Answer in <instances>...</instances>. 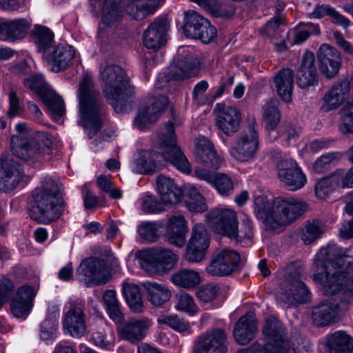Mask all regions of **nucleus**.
I'll use <instances>...</instances> for the list:
<instances>
[{"mask_svg":"<svg viewBox=\"0 0 353 353\" xmlns=\"http://www.w3.org/2000/svg\"><path fill=\"white\" fill-rule=\"evenodd\" d=\"M206 219L212 230L230 239L234 235L238 223L236 213L230 208L214 209L206 214Z\"/></svg>","mask_w":353,"mask_h":353,"instance_id":"obj_16","label":"nucleus"},{"mask_svg":"<svg viewBox=\"0 0 353 353\" xmlns=\"http://www.w3.org/2000/svg\"><path fill=\"white\" fill-rule=\"evenodd\" d=\"M165 231L169 243L177 248H183L185 245L188 227V222L183 216H170L166 223Z\"/></svg>","mask_w":353,"mask_h":353,"instance_id":"obj_27","label":"nucleus"},{"mask_svg":"<svg viewBox=\"0 0 353 353\" xmlns=\"http://www.w3.org/2000/svg\"><path fill=\"white\" fill-rule=\"evenodd\" d=\"M352 263L349 250L343 251L335 245L322 248L314 259L313 279L326 294L343 290L345 295L353 296V276L347 278V269Z\"/></svg>","mask_w":353,"mask_h":353,"instance_id":"obj_1","label":"nucleus"},{"mask_svg":"<svg viewBox=\"0 0 353 353\" xmlns=\"http://www.w3.org/2000/svg\"><path fill=\"white\" fill-rule=\"evenodd\" d=\"M57 325V322L44 320L41 324V339L46 341L53 339L56 336Z\"/></svg>","mask_w":353,"mask_h":353,"instance_id":"obj_62","label":"nucleus"},{"mask_svg":"<svg viewBox=\"0 0 353 353\" xmlns=\"http://www.w3.org/2000/svg\"><path fill=\"white\" fill-rule=\"evenodd\" d=\"M314 62L315 57L312 52L304 54L296 72V83L299 87L305 88L317 83L318 73Z\"/></svg>","mask_w":353,"mask_h":353,"instance_id":"obj_28","label":"nucleus"},{"mask_svg":"<svg viewBox=\"0 0 353 353\" xmlns=\"http://www.w3.org/2000/svg\"><path fill=\"white\" fill-rule=\"evenodd\" d=\"M317 58L323 75L331 79L337 74L341 59L339 52L334 48L327 44H322L317 52Z\"/></svg>","mask_w":353,"mask_h":353,"instance_id":"obj_20","label":"nucleus"},{"mask_svg":"<svg viewBox=\"0 0 353 353\" xmlns=\"http://www.w3.org/2000/svg\"><path fill=\"white\" fill-rule=\"evenodd\" d=\"M254 211L266 228L281 230L302 216L306 211L305 202L292 197H277L272 203L263 195L254 198Z\"/></svg>","mask_w":353,"mask_h":353,"instance_id":"obj_3","label":"nucleus"},{"mask_svg":"<svg viewBox=\"0 0 353 353\" xmlns=\"http://www.w3.org/2000/svg\"><path fill=\"white\" fill-rule=\"evenodd\" d=\"M34 34L36 43L40 50L48 48L53 41V33L46 27L37 26L34 28Z\"/></svg>","mask_w":353,"mask_h":353,"instance_id":"obj_55","label":"nucleus"},{"mask_svg":"<svg viewBox=\"0 0 353 353\" xmlns=\"http://www.w3.org/2000/svg\"><path fill=\"white\" fill-rule=\"evenodd\" d=\"M151 325L148 318L132 319L119 325L117 332L121 339L130 343H137L146 336Z\"/></svg>","mask_w":353,"mask_h":353,"instance_id":"obj_19","label":"nucleus"},{"mask_svg":"<svg viewBox=\"0 0 353 353\" xmlns=\"http://www.w3.org/2000/svg\"><path fill=\"white\" fill-rule=\"evenodd\" d=\"M199 4L206 10L210 11L215 16H223L230 17L234 13V10L231 8L229 11H225L219 4L217 0H190Z\"/></svg>","mask_w":353,"mask_h":353,"instance_id":"obj_53","label":"nucleus"},{"mask_svg":"<svg viewBox=\"0 0 353 353\" xmlns=\"http://www.w3.org/2000/svg\"><path fill=\"white\" fill-rule=\"evenodd\" d=\"M112 334V330L108 323L100 320L98 327L92 334V341L93 343L102 348H106L110 344L108 340V335Z\"/></svg>","mask_w":353,"mask_h":353,"instance_id":"obj_50","label":"nucleus"},{"mask_svg":"<svg viewBox=\"0 0 353 353\" xmlns=\"http://www.w3.org/2000/svg\"><path fill=\"white\" fill-rule=\"evenodd\" d=\"M61 185L45 178L43 185L35 189L30 201V217L41 223L48 224L58 219L64 210Z\"/></svg>","mask_w":353,"mask_h":353,"instance_id":"obj_4","label":"nucleus"},{"mask_svg":"<svg viewBox=\"0 0 353 353\" xmlns=\"http://www.w3.org/2000/svg\"><path fill=\"white\" fill-rule=\"evenodd\" d=\"M256 329V322L251 316H242L234 325V338L239 344L246 345L254 339Z\"/></svg>","mask_w":353,"mask_h":353,"instance_id":"obj_32","label":"nucleus"},{"mask_svg":"<svg viewBox=\"0 0 353 353\" xmlns=\"http://www.w3.org/2000/svg\"><path fill=\"white\" fill-rule=\"evenodd\" d=\"M226 334L222 329H215L201 335L194 347V353H227Z\"/></svg>","mask_w":353,"mask_h":353,"instance_id":"obj_18","label":"nucleus"},{"mask_svg":"<svg viewBox=\"0 0 353 353\" xmlns=\"http://www.w3.org/2000/svg\"><path fill=\"white\" fill-rule=\"evenodd\" d=\"M170 281L176 286L190 290L199 285L201 279L199 272L192 269L182 268L171 275Z\"/></svg>","mask_w":353,"mask_h":353,"instance_id":"obj_37","label":"nucleus"},{"mask_svg":"<svg viewBox=\"0 0 353 353\" xmlns=\"http://www.w3.org/2000/svg\"><path fill=\"white\" fill-rule=\"evenodd\" d=\"M332 183L330 178H323L319 181L314 188L316 195L319 199H324L332 190Z\"/></svg>","mask_w":353,"mask_h":353,"instance_id":"obj_63","label":"nucleus"},{"mask_svg":"<svg viewBox=\"0 0 353 353\" xmlns=\"http://www.w3.org/2000/svg\"><path fill=\"white\" fill-rule=\"evenodd\" d=\"M256 125V122L252 121L248 130L239 134L232 144L230 154L239 161H248L256 154L259 143Z\"/></svg>","mask_w":353,"mask_h":353,"instance_id":"obj_11","label":"nucleus"},{"mask_svg":"<svg viewBox=\"0 0 353 353\" xmlns=\"http://www.w3.org/2000/svg\"><path fill=\"white\" fill-rule=\"evenodd\" d=\"M100 79L108 102L117 112L123 111L128 97L134 93L124 70L118 65H107L100 72Z\"/></svg>","mask_w":353,"mask_h":353,"instance_id":"obj_6","label":"nucleus"},{"mask_svg":"<svg viewBox=\"0 0 353 353\" xmlns=\"http://www.w3.org/2000/svg\"><path fill=\"white\" fill-rule=\"evenodd\" d=\"M324 232V224L318 220L308 221L301 236L305 244H310L319 239Z\"/></svg>","mask_w":353,"mask_h":353,"instance_id":"obj_45","label":"nucleus"},{"mask_svg":"<svg viewBox=\"0 0 353 353\" xmlns=\"http://www.w3.org/2000/svg\"><path fill=\"white\" fill-rule=\"evenodd\" d=\"M168 29V21L158 18L154 21L143 34V43L147 48L157 50L166 42Z\"/></svg>","mask_w":353,"mask_h":353,"instance_id":"obj_26","label":"nucleus"},{"mask_svg":"<svg viewBox=\"0 0 353 353\" xmlns=\"http://www.w3.org/2000/svg\"><path fill=\"white\" fill-rule=\"evenodd\" d=\"M164 203L159 201L155 196L145 195L141 199V208L150 214L158 213L164 210Z\"/></svg>","mask_w":353,"mask_h":353,"instance_id":"obj_58","label":"nucleus"},{"mask_svg":"<svg viewBox=\"0 0 353 353\" xmlns=\"http://www.w3.org/2000/svg\"><path fill=\"white\" fill-rule=\"evenodd\" d=\"M15 128L17 133L12 136L11 150L17 158L34 161L51 148L52 141L48 132H37L28 135L24 123L17 124Z\"/></svg>","mask_w":353,"mask_h":353,"instance_id":"obj_7","label":"nucleus"},{"mask_svg":"<svg viewBox=\"0 0 353 353\" xmlns=\"http://www.w3.org/2000/svg\"><path fill=\"white\" fill-rule=\"evenodd\" d=\"M145 262V270L150 272L165 273L172 270L177 264L178 255L165 248H154L141 252Z\"/></svg>","mask_w":353,"mask_h":353,"instance_id":"obj_12","label":"nucleus"},{"mask_svg":"<svg viewBox=\"0 0 353 353\" xmlns=\"http://www.w3.org/2000/svg\"><path fill=\"white\" fill-rule=\"evenodd\" d=\"M23 292H25V291L21 290L19 292V297L15 296L10 303L11 312L17 318H26L33 307L31 299L26 301L21 300V296Z\"/></svg>","mask_w":353,"mask_h":353,"instance_id":"obj_48","label":"nucleus"},{"mask_svg":"<svg viewBox=\"0 0 353 353\" xmlns=\"http://www.w3.org/2000/svg\"><path fill=\"white\" fill-rule=\"evenodd\" d=\"M161 159L183 173L191 172L189 161L176 145L174 125L170 121L160 130L152 149L138 150L133 161V171L141 174H154Z\"/></svg>","mask_w":353,"mask_h":353,"instance_id":"obj_2","label":"nucleus"},{"mask_svg":"<svg viewBox=\"0 0 353 353\" xmlns=\"http://www.w3.org/2000/svg\"><path fill=\"white\" fill-rule=\"evenodd\" d=\"M143 286L146 290L148 301L154 306H161L172 296V292L165 285L156 282H145Z\"/></svg>","mask_w":353,"mask_h":353,"instance_id":"obj_39","label":"nucleus"},{"mask_svg":"<svg viewBox=\"0 0 353 353\" xmlns=\"http://www.w3.org/2000/svg\"><path fill=\"white\" fill-rule=\"evenodd\" d=\"M78 97L81 114L80 123L92 139L101 128L105 119L100 92L91 79L85 76L79 83Z\"/></svg>","mask_w":353,"mask_h":353,"instance_id":"obj_5","label":"nucleus"},{"mask_svg":"<svg viewBox=\"0 0 353 353\" xmlns=\"http://www.w3.org/2000/svg\"><path fill=\"white\" fill-rule=\"evenodd\" d=\"M122 291L131 310L136 313L142 312L143 304L139 286L134 283H123Z\"/></svg>","mask_w":353,"mask_h":353,"instance_id":"obj_40","label":"nucleus"},{"mask_svg":"<svg viewBox=\"0 0 353 353\" xmlns=\"http://www.w3.org/2000/svg\"><path fill=\"white\" fill-rule=\"evenodd\" d=\"M176 309L194 315L197 312V307L193 297L185 292H180L175 296Z\"/></svg>","mask_w":353,"mask_h":353,"instance_id":"obj_52","label":"nucleus"},{"mask_svg":"<svg viewBox=\"0 0 353 353\" xmlns=\"http://www.w3.org/2000/svg\"><path fill=\"white\" fill-rule=\"evenodd\" d=\"M74 48L68 45H59L46 56L52 71L58 72L68 68L74 58Z\"/></svg>","mask_w":353,"mask_h":353,"instance_id":"obj_30","label":"nucleus"},{"mask_svg":"<svg viewBox=\"0 0 353 353\" xmlns=\"http://www.w3.org/2000/svg\"><path fill=\"white\" fill-rule=\"evenodd\" d=\"M168 103V99L165 96L149 99L145 105L140 107L134 121V126L141 130L147 128L151 123L157 121Z\"/></svg>","mask_w":353,"mask_h":353,"instance_id":"obj_17","label":"nucleus"},{"mask_svg":"<svg viewBox=\"0 0 353 353\" xmlns=\"http://www.w3.org/2000/svg\"><path fill=\"white\" fill-rule=\"evenodd\" d=\"M350 90V82L341 80L334 83L322 99L321 110L330 112L340 107L345 101Z\"/></svg>","mask_w":353,"mask_h":353,"instance_id":"obj_25","label":"nucleus"},{"mask_svg":"<svg viewBox=\"0 0 353 353\" xmlns=\"http://www.w3.org/2000/svg\"><path fill=\"white\" fill-rule=\"evenodd\" d=\"M163 228L161 222L143 223L138 228L139 236L147 241H155L159 236V230Z\"/></svg>","mask_w":353,"mask_h":353,"instance_id":"obj_49","label":"nucleus"},{"mask_svg":"<svg viewBox=\"0 0 353 353\" xmlns=\"http://www.w3.org/2000/svg\"><path fill=\"white\" fill-rule=\"evenodd\" d=\"M184 22L182 26V30L186 37L192 38L198 35L197 31L199 30L202 21L205 20L201 15L195 11L190 10L184 13Z\"/></svg>","mask_w":353,"mask_h":353,"instance_id":"obj_44","label":"nucleus"},{"mask_svg":"<svg viewBox=\"0 0 353 353\" xmlns=\"http://www.w3.org/2000/svg\"><path fill=\"white\" fill-rule=\"evenodd\" d=\"M85 301L76 299L68 303V310L63 314V330L74 338L84 336L86 330Z\"/></svg>","mask_w":353,"mask_h":353,"instance_id":"obj_14","label":"nucleus"},{"mask_svg":"<svg viewBox=\"0 0 353 353\" xmlns=\"http://www.w3.org/2000/svg\"><path fill=\"white\" fill-rule=\"evenodd\" d=\"M283 324L277 319L271 317L266 320L263 333L268 342L263 346L259 343L250 347L239 350L236 353H285L290 348L288 343L282 341Z\"/></svg>","mask_w":353,"mask_h":353,"instance_id":"obj_9","label":"nucleus"},{"mask_svg":"<svg viewBox=\"0 0 353 353\" xmlns=\"http://www.w3.org/2000/svg\"><path fill=\"white\" fill-rule=\"evenodd\" d=\"M202 22L199 30L197 31L198 35L192 37V39H200L203 43H208L216 37V29L206 19Z\"/></svg>","mask_w":353,"mask_h":353,"instance_id":"obj_57","label":"nucleus"},{"mask_svg":"<svg viewBox=\"0 0 353 353\" xmlns=\"http://www.w3.org/2000/svg\"><path fill=\"white\" fill-rule=\"evenodd\" d=\"M14 291V285L8 278L0 276V308L8 301Z\"/></svg>","mask_w":353,"mask_h":353,"instance_id":"obj_60","label":"nucleus"},{"mask_svg":"<svg viewBox=\"0 0 353 353\" xmlns=\"http://www.w3.org/2000/svg\"><path fill=\"white\" fill-rule=\"evenodd\" d=\"M240 261V255L236 251L228 249L217 250L214 252L205 270L212 276H228L239 269Z\"/></svg>","mask_w":353,"mask_h":353,"instance_id":"obj_15","label":"nucleus"},{"mask_svg":"<svg viewBox=\"0 0 353 353\" xmlns=\"http://www.w3.org/2000/svg\"><path fill=\"white\" fill-rule=\"evenodd\" d=\"M41 99L55 119H59L64 114L65 110L63 100L56 92L45 90L41 93Z\"/></svg>","mask_w":353,"mask_h":353,"instance_id":"obj_41","label":"nucleus"},{"mask_svg":"<svg viewBox=\"0 0 353 353\" xmlns=\"http://www.w3.org/2000/svg\"><path fill=\"white\" fill-rule=\"evenodd\" d=\"M274 81L279 96L282 100L289 102L292 99L294 85V72L290 68H283L278 71Z\"/></svg>","mask_w":353,"mask_h":353,"instance_id":"obj_33","label":"nucleus"},{"mask_svg":"<svg viewBox=\"0 0 353 353\" xmlns=\"http://www.w3.org/2000/svg\"><path fill=\"white\" fill-rule=\"evenodd\" d=\"M157 322L160 325H166L179 332H186L190 328L188 321L176 314L160 315L157 319Z\"/></svg>","mask_w":353,"mask_h":353,"instance_id":"obj_47","label":"nucleus"},{"mask_svg":"<svg viewBox=\"0 0 353 353\" xmlns=\"http://www.w3.org/2000/svg\"><path fill=\"white\" fill-rule=\"evenodd\" d=\"M80 281L88 286L106 283L110 276L108 260L97 257L87 258L82 261L77 268Z\"/></svg>","mask_w":353,"mask_h":353,"instance_id":"obj_13","label":"nucleus"},{"mask_svg":"<svg viewBox=\"0 0 353 353\" xmlns=\"http://www.w3.org/2000/svg\"><path fill=\"white\" fill-rule=\"evenodd\" d=\"M29 28L26 19H19L2 23L1 39L14 41L26 36Z\"/></svg>","mask_w":353,"mask_h":353,"instance_id":"obj_36","label":"nucleus"},{"mask_svg":"<svg viewBox=\"0 0 353 353\" xmlns=\"http://www.w3.org/2000/svg\"><path fill=\"white\" fill-rule=\"evenodd\" d=\"M342 121L341 130L343 132H353V105L343 110Z\"/></svg>","mask_w":353,"mask_h":353,"instance_id":"obj_64","label":"nucleus"},{"mask_svg":"<svg viewBox=\"0 0 353 353\" xmlns=\"http://www.w3.org/2000/svg\"><path fill=\"white\" fill-rule=\"evenodd\" d=\"M194 156L196 160L206 166L219 169L221 165V159L209 139L204 136H199L195 140Z\"/></svg>","mask_w":353,"mask_h":353,"instance_id":"obj_24","label":"nucleus"},{"mask_svg":"<svg viewBox=\"0 0 353 353\" xmlns=\"http://www.w3.org/2000/svg\"><path fill=\"white\" fill-rule=\"evenodd\" d=\"M339 156L338 153H327L321 156L312 164V170L316 173L326 172L334 165Z\"/></svg>","mask_w":353,"mask_h":353,"instance_id":"obj_54","label":"nucleus"},{"mask_svg":"<svg viewBox=\"0 0 353 353\" xmlns=\"http://www.w3.org/2000/svg\"><path fill=\"white\" fill-rule=\"evenodd\" d=\"M212 185L223 196H229L234 192V183L225 174L216 173Z\"/></svg>","mask_w":353,"mask_h":353,"instance_id":"obj_51","label":"nucleus"},{"mask_svg":"<svg viewBox=\"0 0 353 353\" xmlns=\"http://www.w3.org/2000/svg\"><path fill=\"white\" fill-rule=\"evenodd\" d=\"M159 0H129L127 14L133 19L143 20L154 12Z\"/></svg>","mask_w":353,"mask_h":353,"instance_id":"obj_35","label":"nucleus"},{"mask_svg":"<svg viewBox=\"0 0 353 353\" xmlns=\"http://www.w3.org/2000/svg\"><path fill=\"white\" fill-rule=\"evenodd\" d=\"M206 250L205 248L195 247L192 243H188L183 258L190 263H199L203 259Z\"/></svg>","mask_w":353,"mask_h":353,"instance_id":"obj_59","label":"nucleus"},{"mask_svg":"<svg viewBox=\"0 0 353 353\" xmlns=\"http://www.w3.org/2000/svg\"><path fill=\"white\" fill-rule=\"evenodd\" d=\"M271 159L277 168L279 179L290 190H299L305 185L306 176L296 161L279 151L272 152Z\"/></svg>","mask_w":353,"mask_h":353,"instance_id":"obj_10","label":"nucleus"},{"mask_svg":"<svg viewBox=\"0 0 353 353\" xmlns=\"http://www.w3.org/2000/svg\"><path fill=\"white\" fill-rule=\"evenodd\" d=\"M279 101L270 99L263 106V121L269 130H274L281 120V113L278 108Z\"/></svg>","mask_w":353,"mask_h":353,"instance_id":"obj_42","label":"nucleus"},{"mask_svg":"<svg viewBox=\"0 0 353 353\" xmlns=\"http://www.w3.org/2000/svg\"><path fill=\"white\" fill-rule=\"evenodd\" d=\"M216 123L218 128L228 136L236 132L239 126L241 114L236 108L226 106L222 103L216 104Z\"/></svg>","mask_w":353,"mask_h":353,"instance_id":"obj_22","label":"nucleus"},{"mask_svg":"<svg viewBox=\"0 0 353 353\" xmlns=\"http://www.w3.org/2000/svg\"><path fill=\"white\" fill-rule=\"evenodd\" d=\"M327 346L330 353H351L353 339L345 332H336L327 336Z\"/></svg>","mask_w":353,"mask_h":353,"instance_id":"obj_38","label":"nucleus"},{"mask_svg":"<svg viewBox=\"0 0 353 353\" xmlns=\"http://www.w3.org/2000/svg\"><path fill=\"white\" fill-rule=\"evenodd\" d=\"M19 165L8 158H0V191L10 192L15 188L20 180Z\"/></svg>","mask_w":353,"mask_h":353,"instance_id":"obj_29","label":"nucleus"},{"mask_svg":"<svg viewBox=\"0 0 353 353\" xmlns=\"http://www.w3.org/2000/svg\"><path fill=\"white\" fill-rule=\"evenodd\" d=\"M281 24L282 17L275 16L267 23L265 27V33L272 39L276 50L279 52L286 50L288 44L285 40L288 33L281 28Z\"/></svg>","mask_w":353,"mask_h":353,"instance_id":"obj_34","label":"nucleus"},{"mask_svg":"<svg viewBox=\"0 0 353 353\" xmlns=\"http://www.w3.org/2000/svg\"><path fill=\"white\" fill-rule=\"evenodd\" d=\"M185 206L190 211L203 212L206 210L207 205L203 196L194 187L187 188L182 194Z\"/></svg>","mask_w":353,"mask_h":353,"instance_id":"obj_43","label":"nucleus"},{"mask_svg":"<svg viewBox=\"0 0 353 353\" xmlns=\"http://www.w3.org/2000/svg\"><path fill=\"white\" fill-rule=\"evenodd\" d=\"M341 312L338 303L331 300L323 301L313 307L312 320L316 326H327L338 320Z\"/></svg>","mask_w":353,"mask_h":353,"instance_id":"obj_23","label":"nucleus"},{"mask_svg":"<svg viewBox=\"0 0 353 353\" xmlns=\"http://www.w3.org/2000/svg\"><path fill=\"white\" fill-rule=\"evenodd\" d=\"M157 186L163 203L174 205L181 201L183 191L171 178L159 175L157 178Z\"/></svg>","mask_w":353,"mask_h":353,"instance_id":"obj_31","label":"nucleus"},{"mask_svg":"<svg viewBox=\"0 0 353 353\" xmlns=\"http://www.w3.org/2000/svg\"><path fill=\"white\" fill-rule=\"evenodd\" d=\"M252 230V222L250 219L246 218L242 221L240 229L238 228V223L236 224L234 235L231 236L230 239H234L236 241H242L245 239L250 240L253 236Z\"/></svg>","mask_w":353,"mask_h":353,"instance_id":"obj_56","label":"nucleus"},{"mask_svg":"<svg viewBox=\"0 0 353 353\" xmlns=\"http://www.w3.org/2000/svg\"><path fill=\"white\" fill-rule=\"evenodd\" d=\"M300 265L290 263L286 267L283 281L280 284L278 298L289 306L305 304L310 299V292L305 284Z\"/></svg>","mask_w":353,"mask_h":353,"instance_id":"obj_8","label":"nucleus"},{"mask_svg":"<svg viewBox=\"0 0 353 353\" xmlns=\"http://www.w3.org/2000/svg\"><path fill=\"white\" fill-rule=\"evenodd\" d=\"M218 288L212 284L202 286L196 292L198 299L203 302L208 303L215 299L218 294Z\"/></svg>","mask_w":353,"mask_h":353,"instance_id":"obj_61","label":"nucleus"},{"mask_svg":"<svg viewBox=\"0 0 353 353\" xmlns=\"http://www.w3.org/2000/svg\"><path fill=\"white\" fill-rule=\"evenodd\" d=\"M200 72V62L193 54H186L172 65L167 74L169 80H184L196 76Z\"/></svg>","mask_w":353,"mask_h":353,"instance_id":"obj_21","label":"nucleus"},{"mask_svg":"<svg viewBox=\"0 0 353 353\" xmlns=\"http://www.w3.org/2000/svg\"><path fill=\"white\" fill-rule=\"evenodd\" d=\"M188 243L198 248L208 249L209 247V236L208 232L203 224H195L191 230V236Z\"/></svg>","mask_w":353,"mask_h":353,"instance_id":"obj_46","label":"nucleus"}]
</instances>
